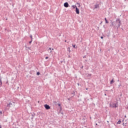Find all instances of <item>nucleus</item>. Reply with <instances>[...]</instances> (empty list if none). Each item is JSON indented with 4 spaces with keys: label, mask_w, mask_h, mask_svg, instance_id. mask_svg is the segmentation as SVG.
I'll return each instance as SVG.
<instances>
[{
    "label": "nucleus",
    "mask_w": 128,
    "mask_h": 128,
    "mask_svg": "<svg viewBox=\"0 0 128 128\" xmlns=\"http://www.w3.org/2000/svg\"><path fill=\"white\" fill-rule=\"evenodd\" d=\"M49 50H52V48H49Z\"/></svg>",
    "instance_id": "nucleus-21"
},
{
    "label": "nucleus",
    "mask_w": 128,
    "mask_h": 128,
    "mask_svg": "<svg viewBox=\"0 0 128 128\" xmlns=\"http://www.w3.org/2000/svg\"><path fill=\"white\" fill-rule=\"evenodd\" d=\"M66 42V40H65V42Z\"/></svg>",
    "instance_id": "nucleus-27"
},
{
    "label": "nucleus",
    "mask_w": 128,
    "mask_h": 128,
    "mask_svg": "<svg viewBox=\"0 0 128 128\" xmlns=\"http://www.w3.org/2000/svg\"><path fill=\"white\" fill-rule=\"evenodd\" d=\"M52 50H54V48H52Z\"/></svg>",
    "instance_id": "nucleus-25"
},
{
    "label": "nucleus",
    "mask_w": 128,
    "mask_h": 128,
    "mask_svg": "<svg viewBox=\"0 0 128 128\" xmlns=\"http://www.w3.org/2000/svg\"><path fill=\"white\" fill-rule=\"evenodd\" d=\"M0 114H2V111H0Z\"/></svg>",
    "instance_id": "nucleus-24"
},
{
    "label": "nucleus",
    "mask_w": 128,
    "mask_h": 128,
    "mask_svg": "<svg viewBox=\"0 0 128 128\" xmlns=\"http://www.w3.org/2000/svg\"><path fill=\"white\" fill-rule=\"evenodd\" d=\"M86 90H88V88H86Z\"/></svg>",
    "instance_id": "nucleus-26"
},
{
    "label": "nucleus",
    "mask_w": 128,
    "mask_h": 128,
    "mask_svg": "<svg viewBox=\"0 0 128 128\" xmlns=\"http://www.w3.org/2000/svg\"><path fill=\"white\" fill-rule=\"evenodd\" d=\"M36 74L37 76H40V72H37Z\"/></svg>",
    "instance_id": "nucleus-11"
},
{
    "label": "nucleus",
    "mask_w": 128,
    "mask_h": 128,
    "mask_svg": "<svg viewBox=\"0 0 128 128\" xmlns=\"http://www.w3.org/2000/svg\"><path fill=\"white\" fill-rule=\"evenodd\" d=\"M0 128H2V126L0 125Z\"/></svg>",
    "instance_id": "nucleus-23"
},
{
    "label": "nucleus",
    "mask_w": 128,
    "mask_h": 128,
    "mask_svg": "<svg viewBox=\"0 0 128 128\" xmlns=\"http://www.w3.org/2000/svg\"><path fill=\"white\" fill-rule=\"evenodd\" d=\"M44 108H45L46 110H50V106H48V104L44 105Z\"/></svg>",
    "instance_id": "nucleus-2"
},
{
    "label": "nucleus",
    "mask_w": 128,
    "mask_h": 128,
    "mask_svg": "<svg viewBox=\"0 0 128 128\" xmlns=\"http://www.w3.org/2000/svg\"><path fill=\"white\" fill-rule=\"evenodd\" d=\"M123 124L124 126H126V124H124V123Z\"/></svg>",
    "instance_id": "nucleus-18"
},
{
    "label": "nucleus",
    "mask_w": 128,
    "mask_h": 128,
    "mask_svg": "<svg viewBox=\"0 0 128 128\" xmlns=\"http://www.w3.org/2000/svg\"><path fill=\"white\" fill-rule=\"evenodd\" d=\"M2 80L0 79V86H2Z\"/></svg>",
    "instance_id": "nucleus-10"
},
{
    "label": "nucleus",
    "mask_w": 128,
    "mask_h": 128,
    "mask_svg": "<svg viewBox=\"0 0 128 128\" xmlns=\"http://www.w3.org/2000/svg\"><path fill=\"white\" fill-rule=\"evenodd\" d=\"M64 6L65 7V8H68V2H65L64 4Z\"/></svg>",
    "instance_id": "nucleus-4"
},
{
    "label": "nucleus",
    "mask_w": 128,
    "mask_h": 128,
    "mask_svg": "<svg viewBox=\"0 0 128 128\" xmlns=\"http://www.w3.org/2000/svg\"><path fill=\"white\" fill-rule=\"evenodd\" d=\"M68 52H70V47H68Z\"/></svg>",
    "instance_id": "nucleus-14"
},
{
    "label": "nucleus",
    "mask_w": 128,
    "mask_h": 128,
    "mask_svg": "<svg viewBox=\"0 0 128 128\" xmlns=\"http://www.w3.org/2000/svg\"><path fill=\"white\" fill-rule=\"evenodd\" d=\"M104 20H105V21H106V24H108V20H106V18H104Z\"/></svg>",
    "instance_id": "nucleus-7"
},
{
    "label": "nucleus",
    "mask_w": 128,
    "mask_h": 128,
    "mask_svg": "<svg viewBox=\"0 0 128 128\" xmlns=\"http://www.w3.org/2000/svg\"><path fill=\"white\" fill-rule=\"evenodd\" d=\"M46 60H48V56H46Z\"/></svg>",
    "instance_id": "nucleus-17"
},
{
    "label": "nucleus",
    "mask_w": 128,
    "mask_h": 128,
    "mask_svg": "<svg viewBox=\"0 0 128 128\" xmlns=\"http://www.w3.org/2000/svg\"><path fill=\"white\" fill-rule=\"evenodd\" d=\"M50 52H52V51H50Z\"/></svg>",
    "instance_id": "nucleus-28"
},
{
    "label": "nucleus",
    "mask_w": 128,
    "mask_h": 128,
    "mask_svg": "<svg viewBox=\"0 0 128 128\" xmlns=\"http://www.w3.org/2000/svg\"><path fill=\"white\" fill-rule=\"evenodd\" d=\"M76 12L77 14H80V10H78V7H76Z\"/></svg>",
    "instance_id": "nucleus-3"
},
{
    "label": "nucleus",
    "mask_w": 128,
    "mask_h": 128,
    "mask_svg": "<svg viewBox=\"0 0 128 128\" xmlns=\"http://www.w3.org/2000/svg\"><path fill=\"white\" fill-rule=\"evenodd\" d=\"M98 8V5H96L95 6V8Z\"/></svg>",
    "instance_id": "nucleus-12"
},
{
    "label": "nucleus",
    "mask_w": 128,
    "mask_h": 128,
    "mask_svg": "<svg viewBox=\"0 0 128 128\" xmlns=\"http://www.w3.org/2000/svg\"><path fill=\"white\" fill-rule=\"evenodd\" d=\"M110 108H118V103L116 102L111 103L110 104Z\"/></svg>",
    "instance_id": "nucleus-1"
},
{
    "label": "nucleus",
    "mask_w": 128,
    "mask_h": 128,
    "mask_svg": "<svg viewBox=\"0 0 128 128\" xmlns=\"http://www.w3.org/2000/svg\"><path fill=\"white\" fill-rule=\"evenodd\" d=\"M118 23H119V24H118V28H120V20H118Z\"/></svg>",
    "instance_id": "nucleus-6"
},
{
    "label": "nucleus",
    "mask_w": 128,
    "mask_h": 128,
    "mask_svg": "<svg viewBox=\"0 0 128 128\" xmlns=\"http://www.w3.org/2000/svg\"><path fill=\"white\" fill-rule=\"evenodd\" d=\"M32 40H31V41L29 42V44H32Z\"/></svg>",
    "instance_id": "nucleus-16"
},
{
    "label": "nucleus",
    "mask_w": 128,
    "mask_h": 128,
    "mask_svg": "<svg viewBox=\"0 0 128 128\" xmlns=\"http://www.w3.org/2000/svg\"><path fill=\"white\" fill-rule=\"evenodd\" d=\"M112 82H114V79H112V80L110 81V84H112Z\"/></svg>",
    "instance_id": "nucleus-8"
},
{
    "label": "nucleus",
    "mask_w": 128,
    "mask_h": 128,
    "mask_svg": "<svg viewBox=\"0 0 128 128\" xmlns=\"http://www.w3.org/2000/svg\"><path fill=\"white\" fill-rule=\"evenodd\" d=\"M72 8H76V6L73 5L72 6Z\"/></svg>",
    "instance_id": "nucleus-9"
},
{
    "label": "nucleus",
    "mask_w": 128,
    "mask_h": 128,
    "mask_svg": "<svg viewBox=\"0 0 128 128\" xmlns=\"http://www.w3.org/2000/svg\"><path fill=\"white\" fill-rule=\"evenodd\" d=\"M101 38H104V37H102V36H101Z\"/></svg>",
    "instance_id": "nucleus-22"
},
{
    "label": "nucleus",
    "mask_w": 128,
    "mask_h": 128,
    "mask_svg": "<svg viewBox=\"0 0 128 128\" xmlns=\"http://www.w3.org/2000/svg\"><path fill=\"white\" fill-rule=\"evenodd\" d=\"M120 121H118V124H120Z\"/></svg>",
    "instance_id": "nucleus-20"
},
{
    "label": "nucleus",
    "mask_w": 128,
    "mask_h": 128,
    "mask_svg": "<svg viewBox=\"0 0 128 128\" xmlns=\"http://www.w3.org/2000/svg\"><path fill=\"white\" fill-rule=\"evenodd\" d=\"M11 106H12V102H10L9 104H8L7 107L8 108H10Z\"/></svg>",
    "instance_id": "nucleus-5"
},
{
    "label": "nucleus",
    "mask_w": 128,
    "mask_h": 128,
    "mask_svg": "<svg viewBox=\"0 0 128 128\" xmlns=\"http://www.w3.org/2000/svg\"><path fill=\"white\" fill-rule=\"evenodd\" d=\"M72 46H73V48H76V44L72 45Z\"/></svg>",
    "instance_id": "nucleus-15"
},
{
    "label": "nucleus",
    "mask_w": 128,
    "mask_h": 128,
    "mask_svg": "<svg viewBox=\"0 0 128 128\" xmlns=\"http://www.w3.org/2000/svg\"><path fill=\"white\" fill-rule=\"evenodd\" d=\"M30 38L32 40V35L30 36Z\"/></svg>",
    "instance_id": "nucleus-13"
},
{
    "label": "nucleus",
    "mask_w": 128,
    "mask_h": 128,
    "mask_svg": "<svg viewBox=\"0 0 128 128\" xmlns=\"http://www.w3.org/2000/svg\"><path fill=\"white\" fill-rule=\"evenodd\" d=\"M58 106H60V104H58Z\"/></svg>",
    "instance_id": "nucleus-19"
}]
</instances>
